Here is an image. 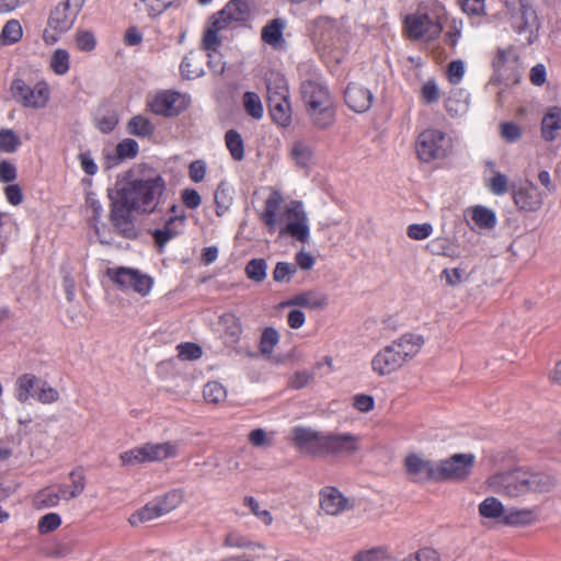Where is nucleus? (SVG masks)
<instances>
[{"label":"nucleus","instance_id":"nucleus-8","mask_svg":"<svg viewBox=\"0 0 561 561\" xmlns=\"http://www.w3.org/2000/svg\"><path fill=\"white\" fill-rule=\"evenodd\" d=\"M179 455V445L173 442L146 443L121 454L119 458L125 466H135L144 462H160Z\"/></svg>","mask_w":561,"mask_h":561},{"label":"nucleus","instance_id":"nucleus-51","mask_svg":"<svg viewBox=\"0 0 561 561\" xmlns=\"http://www.w3.org/2000/svg\"><path fill=\"white\" fill-rule=\"evenodd\" d=\"M243 504L244 506L249 507L251 513L265 525H271L273 523V517L270 511L261 508L260 503L253 496H245L243 499Z\"/></svg>","mask_w":561,"mask_h":561},{"label":"nucleus","instance_id":"nucleus-11","mask_svg":"<svg viewBox=\"0 0 561 561\" xmlns=\"http://www.w3.org/2000/svg\"><path fill=\"white\" fill-rule=\"evenodd\" d=\"M416 153L420 160L431 162L447 156L445 134L437 129H426L419 135Z\"/></svg>","mask_w":561,"mask_h":561},{"label":"nucleus","instance_id":"nucleus-13","mask_svg":"<svg viewBox=\"0 0 561 561\" xmlns=\"http://www.w3.org/2000/svg\"><path fill=\"white\" fill-rule=\"evenodd\" d=\"M325 433L308 426H296L290 432V439L298 451L319 457L323 456Z\"/></svg>","mask_w":561,"mask_h":561},{"label":"nucleus","instance_id":"nucleus-45","mask_svg":"<svg viewBox=\"0 0 561 561\" xmlns=\"http://www.w3.org/2000/svg\"><path fill=\"white\" fill-rule=\"evenodd\" d=\"M267 263L264 259H252L245 265V274L253 282L261 283L266 278Z\"/></svg>","mask_w":561,"mask_h":561},{"label":"nucleus","instance_id":"nucleus-14","mask_svg":"<svg viewBox=\"0 0 561 561\" xmlns=\"http://www.w3.org/2000/svg\"><path fill=\"white\" fill-rule=\"evenodd\" d=\"M404 31L410 39L432 41L440 35L443 26L427 14L414 13L405 16Z\"/></svg>","mask_w":561,"mask_h":561},{"label":"nucleus","instance_id":"nucleus-46","mask_svg":"<svg viewBox=\"0 0 561 561\" xmlns=\"http://www.w3.org/2000/svg\"><path fill=\"white\" fill-rule=\"evenodd\" d=\"M278 342L279 334L277 330L272 327L266 328L261 335L260 352L263 355H271L274 351V347L278 344Z\"/></svg>","mask_w":561,"mask_h":561},{"label":"nucleus","instance_id":"nucleus-5","mask_svg":"<svg viewBox=\"0 0 561 561\" xmlns=\"http://www.w3.org/2000/svg\"><path fill=\"white\" fill-rule=\"evenodd\" d=\"M425 344L422 334L408 332L381 347L371 359V369L380 377L399 371L413 360Z\"/></svg>","mask_w":561,"mask_h":561},{"label":"nucleus","instance_id":"nucleus-62","mask_svg":"<svg viewBox=\"0 0 561 561\" xmlns=\"http://www.w3.org/2000/svg\"><path fill=\"white\" fill-rule=\"evenodd\" d=\"M61 524V518L57 513H48L41 517L38 522V531L47 534L57 529Z\"/></svg>","mask_w":561,"mask_h":561},{"label":"nucleus","instance_id":"nucleus-1","mask_svg":"<svg viewBox=\"0 0 561 561\" xmlns=\"http://www.w3.org/2000/svg\"><path fill=\"white\" fill-rule=\"evenodd\" d=\"M164 191V181L157 175L150 179L134 180L123 186L115 197H111L110 219L114 231L127 239L137 236L131 211H152Z\"/></svg>","mask_w":561,"mask_h":561},{"label":"nucleus","instance_id":"nucleus-44","mask_svg":"<svg viewBox=\"0 0 561 561\" xmlns=\"http://www.w3.org/2000/svg\"><path fill=\"white\" fill-rule=\"evenodd\" d=\"M160 516H163L160 512L158 506L156 505L154 501L148 503L145 505L141 510L133 514L129 518V523L133 526L138 525L139 523H146L150 522L154 518H158Z\"/></svg>","mask_w":561,"mask_h":561},{"label":"nucleus","instance_id":"nucleus-33","mask_svg":"<svg viewBox=\"0 0 561 561\" xmlns=\"http://www.w3.org/2000/svg\"><path fill=\"white\" fill-rule=\"evenodd\" d=\"M285 22L280 19L272 20L262 30V41L274 48H279L284 45L283 30Z\"/></svg>","mask_w":561,"mask_h":561},{"label":"nucleus","instance_id":"nucleus-19","mask_svg":"<svg viewBox=\"0 0 561 561\" xmlns=\"http://www.w3.org/2000/svg\"><path fill=\"white\" fill-rule=\"evenodd\" d=\"M346 105L356 113L367 112L373 104V92L359 83H350L344 92Z\"/></svg>","mask_w":561,"mask_h":561},{"label":"nucleus","instance_id":"nucleus-50","mask_svg":"<svg viewBox=\"0 0 561 561\" xmlns=\"http://www.w3.org/2000/svg\"><path fill=\"white\" fill-rule=\"evenodd\" d=\"M23 34L22 26L18 20H10L2 28V41L5 44H13L21 39Z\"/></svg>","mask_w":561,"mask_h":561},{"label":"nucleus","instance_id":"nucleus-10","mask_svg":"<svg viewBox=\"0 0 561 561\" xmlns=\"http://www.w3.org/2000/svg\"><path fill=\"white\" fill-rule=\"evenodd\" d=\"M106 275L122 290H134L141 296L148 295L152 287L151 277L135 268H107Z\"/></svg>","mask_w":561,"mask_h":561},{"label":"nucleus","instance_id":"nucleus-4","mask_svg":"<svg viewBox=\"0 0 561 561\" xmlns=\"http://www.w3.org/2000/svg\"><path fill=\"white\" fill-rule=\"evenodd\" d=\"M283 197L278 192H273L265 201L261 219L267 226L270 232H274L279 220L285 225L279 229V236H289L301 243L310 240L309 218L301 202L293 201L280 213Z\"/></svg>","mask_w":561,"mask_h":561},{"label":"nucleus","instance_id":"nucleus-24","mask_svg":"<svg viewBox=\"0 0 561 561\" xmlns=\"http://www.w3.org/2000/svg\"><path fill=\"white\" fill-rule=\"evenodd\" d=\"M185 215H172L165 221L163 228L157 229L153 232V238L160 250L167 244L168 241L176 237L184 227Z\"/></svg>","mask_w":561,"mask_h":561},{"label":"nucleus","instance_id":"nucleus-18","mask_svg":"<svg viewBox=\"0 0 561 561\" xmlns=\"http://www.w3.org/2000/svg\"><path fill=\"white\" fill-rule=\"evenodd\" d=\"M545 196L531 182L525 181L518 188H513V201L519 210L535 213L543 205Z\"/></svg>","mask_w":561,"mask_h":561},{"label":"nucleus","instance_id":"nucleus-35","mask_svg":"<svg viewBox=\"0 0 561 561\" xmlns=\"http://www.w3.org/2000/svg\"><path fill=\"white\" fill-rule=\"evenodd\" d=\"M426 248L434 255H444L451 259L460 256L457 245L448 238L438 237L433 239L427 243Z\"/></svg>","mask_w":561,"mask_h":561},{"label":"nucleus","instance_id":"nucleus-25","mask_svg":"<svg viewBox=\"0 0 561 561\" xmlns=\"http://www.w3.org/2000/svg\"><path fill=\"white\" fill-rule=\"evenodd\" d=\"M538 515L535 508L529 507H511L506 508L502 524L511 527H525L535 524Z\"/></svg>","mask_w":561,"mask_h":561},{"label":"nucleus","instance_id":"nucleus-23","mask_svg":"<svg viewBox=\"0 0 561 561\" xmlns=\"http://www.w3.org/2000/svg\"><path fill=\"white\" fill-rule=\"evenodd\" d=\"M286 306H298L311 310H322L328 306V296L320 290H307L293 296Z\"/></svg>","mask_w":561,"mask_h":561},{"label":"nucleus","instance_id":"nucleus-28","mask_svg":"<svg viewBox=\"0 0 561 561\" xmlns=\"http://www.w3.org/2000/svg\"><path fill=\"white\" fill-rule=\"evenodd\" d=\"M561 131V107L553 106L547 111L541 123V136L546 141H553Z\"/></svg>","mask_w":561,"mask_h":561},{"label":"nucleus","instance_id":"nucleus-59","mask_svg":"<svg viewBox=\"0 0 561 561\" xmlns=\"http://www.w3.org/2000/svg\"><path fill=\"white\" fill-rule=\"evenodd\" d=\"M116 153L119 159H131L138 153V144L136 140L126 138L116 146Z\"/></svg>","mask_w":561,"mask_h":561},{"label":"nucleus","instance_id":"nucleus-26","mask_svg":"<svg viewBox=\"0 0 561 561\" xmlns=\"http://www.w3.org/2000/svg\"><path fill=\"white\" fill-rule=\"evenodd\" d=\"M71 484H58L56 486L60 500L70 501L81 495L85 488V477L81 469H75L69 473Z\"/></svg>","mask_w":561,"mask_h":561},{"label":"nucleus","instance_id":"nucleus-9","mask_svg":"<svg viewBox=\"0 0 561 561\" xmlns=\"http://www.w3.org/2000/svg\"><path fill=\"white\" fill-rule=\"evenodd\" d=\"M473 454H455L437 461V481L461 482L469 478L474 467Z\"/></svg>","mask_w":561,"mask_h":561},{"label":"nucleus","instance_id":"nucleus-56","mask_svg":"<svg viewBox=\"0 0 561 561\" xmlns=\"http://www.w3.org/2000/svg\"><path fill=\"white\" fill-rule=\"evenodd\" d=\"M296 271L297 266L295 264L278 262L273 271V279L277 283L288 282Z\"/></svg>","mask_w":561,"mask_h":561},{"label":"nucleus","instance_id":"nucleus-30","mask_svg":"<svg viewBox=\"0 0 561 561\" xmlns=\"http://www.w3.org/2000/svg\"><path fill=\"white\" fill-rule=\"evenodd\" d=\"M181 73L186 79H196L204 73V56L202 53H188L182 60Z\"/></svg>","mask_w":561,"mask_h":561},{"label":"nucleus","instance_id":"nucleus-31","mask_svg":"<svg viewBox=\"0 0 561 561\" xmlns=\"http://www.w3.org/2000/svg\"><path fill=\"white\" fill-rule=\"evenodd\" d=\"M479 515L485 519L496 520L502 524L506 508L495 496H488L478 506Z\"/></svg>","mask_w":561,"mask_h":561},{"label":"nucleus","instance_id":"nucleus-29","mask_svg":"<svg viewBox=\"0 0 561 561\" xmlns=\"http://www.w3.org/2000/svg\"><path fill=\"white\" fill-rule=\"evenodd\" d=\"M39 378L32 374H23L15 381L14 394L19 402L25 403L31 397H36Z\"/></svg>","mask_w":561,"mask_h":561},{"label":"nucleus","instance_id":"nucleus-12","mask_svg":"<svg viewBox=\"0 0 561 561\" xmlns=\"http://www.w3.org/2000/svg\"><path fill=\"white\" fill-rule=\"evenodd\" d=\"M13 98L25 107L41 108L49 100V89L46 83L38 82L34 87L16 79L11 85Z\"/></svg>","mask_w":561,"mask_h":561},{"label":"nucleus","instance_id":"nucleus-40","mask_svg":"<svg viewBox=\"0 0 561 561\" xmlns=\"http://www.w3.org/2000/svg\"><path fill=\"white\" fill-rule=\"evenodd\" d=\"M60 501L59 493L54 486L45 488L36 493L34 497V506L36 508L55 507Z\"/></svg>","mask_w":561,"mask_h":561},{"label":"nucleus","instance_id":"nucleus-3","mask_svg":"<svg viewBox=\"0 0 561 561\" xmlns=\"http://www.w3.org/2000/svg\"><path fill=\"white\" fill-rule=\"evenodd\" d=\"M283 197L278 192H273L265 201L261 219L267 226L270 232H274L279 220L285 225L279 229V236H289L301 243L310 240L309 218L301 202L293 201L280 213Z\"/></svg>","mask_w":561,"mask_h":561},{"label":"nucleus","instance_id":"nucleus-38","mask_svg":"<svg viewBox=\"0 0 561 561\" xmlns=\"http://www.w3.org/2000/svg\"><path fill=\"white\" fill-rule=\"evenodd\" d=\"M226 27L217 21L214 16L210 19V23L204 34L203 37V46L208 51H216L217 48L220 46L221 41L218 36V33Z\"/></svg>","mask_w":561,"mask_h":561},{"label":"nucleus","instance_id":"nucleus-22","mask_svg":"<svg viewBox=\"0 0 561 561\" xmlns=\"http://www.w3.org/2000/svg\"><path fill=\"white\" fill-rule=\"evenodd\" d=\"M219 325L222 328L225 343L230 346H234L239 343L243 328L239 317L234 313H224L219 317ZM233 350L241 354L242 351L240 348L233 347Z\"/></svg>","mask_w":561,"mask_h":561},{"label":"nucleus","instance_id":"nucleus-21","mask_svg":"<svg viewBox=\"0 0 561 561\" xmlns=\"http://www.w3.org/2000/svg\"><path fill=\"white\" fill-rule=\"evenodd\" d=\"M320 506L328 515H337L351 508L352 504L337 489L325 488L320 493Z\"/></svg>","mask_w":561,"mask_h":561},{"label":"nucleus","instance_id":"nucleus-61","mask_svg":"<svg viewBox=\"0 0 561 561\" xmlns=\"http://www.w3.org/2000/svg\"><path fill=\"white\" fill-rule=\"evenodd\" d=\"M500 134L505 141L515 142L522 137V128L513 122H505L500 125Z\"/></svg>","mask_w":561,"mask_h":561},{"label":"nucleus","instance_id":"nucleus-20","mask_svg":"<svg viewBox=\"0 0 561 561\" xmlns=\"http://www.w3.org/2000/svg\"><path fill=\"white\" fill-rule=\"evenodd\" d=\"M250 15L249 4L243 0H230L213 16L227 28L232 22L245 21Z\"/></svg>","mask_w":561,"mask_h":561},{"label":"nucleus","instance_id":"nucleus-2","mask_svg":"<svg viewBox=\"0 0 561 561\" xmlns=\"http://www.w3.org/2000/svg\"><path fill=\"white\" fill-rule=\"evenodd\" d=\"M486 485L493 493L516 500L553 492L558 486V478L533 467L516 466L494 472L486 479Z\"/></svg>","mask_w":561,"mask_h":561},{"label":"nucleus","instance_id":"nucleus-49","mask_svg":"<svg viewBox=\"0 0 561 561\" xmlns=\"http://www.w3.org/2000/svg\"><path fill=\"white\" fill-rule=\"evenodd\" d=\"M243 105L247 113L255 119L263 116V105L259 95L254 92H245L243 95Z\"/></svg>","mask_w":561,"mask_h":561},{"label":"nucleus","instance_id":"nucleus-16","mask_svg":"<svg viewBox=\"0 0 561 561\" xmlns=\"http://www.w3.org/2000/svg\"><path fill=\"white\" fill-rule=\"evenodd\" d=\"M190 99L181 93L164 91L156 95L150 102L151 111L157 115L176 116L188 105Z\"/></svg>","mask_w":561,"mask_h":561},{"label":"nucleus","instance_id":"nucleus-58","mask_svg":"<svg viewBox=\"0 0 561 561\" xmlns=\"http://www.w3.org/2000/svg\"><path fill=\"white\" fill-rule=\"evenodd\" d=\"M42 403H53L59 399V393L56 389L50 387L47 382L39 379L37 386L36 397Z\"/></svg>","mask_w":561,"mask_h":561},{"label":"nucleus","instance_id":"nucleus-64","mask_svg":"<svg viewBox=\"0 0 561 561\" xmlns=\"http://www.w3.org/2000/svg\"><path fill=\"white\" fill-rule=\"evenodd\" d=\"M252 542L238 533H229L224 539V546L227 548L249 549Z\"/></svg>","mask_w":561,"mask_h":561},{"label":"nucleus","instance_id":"nucleus-32","mask_svg":"<svg viewBox=\"0 0 561 561\" xmlns=\"http://www.w3.org/2000/svg\"><path fill=\"white\" fill-rule=\"evenodd\" d=\"M271 116L280 126H287L291 121L290 104L288 98L267 99Z\"/></svg>","mask_w":561,"mask_h":561},{"label":"nucleus","instance_id":"nucleus-43","mask_svg":"<svg viewBox=\"0 0 561 561\" xmlns=\"http://www.w3.org/2000/svg\"><path fill=\"white\" fill-rule=\"evenodd\" d=\"M153 130L154 127L151 124V122L141 115L133 117L128 123L129 134L138 137L150 136L153 133Z\"/></svg>","mask_w":561,"mask_h":561},{"label":"nucleus","instance_id":"nucleus-39","mask_svg":"<svg viewBox=\"0 0 561 561\" xmlns=\"http://www.w3.org/2000/svg\"><path fill=\"white\" fill-rule=\"evenodd\" d=\"M183 499L182 491L173 490L168 492L167 494L159 496L154 500L156 505L159 508V512L162 515H165L176 508Z\"/></svg>","mask_w":561,"mask_h":561},{"label":"nucleus","instance_id":"nucleus-53","mask_svg":"<svg viewBox=\"0 0 561 561\" xmlns=\"http://www.w3.org/2000/svg\"><path fill=\"white\" fill-rule=\"evenodd\" d=\"M486 186L494 195H504L508 191L507 176L501 172H494Z\"/></svg>","mask_w":561,"mask_h":561},{"label":"nucleus","instance_id":"nucleus-47","mask_svg":"<svg viewBox=\"0 0 561 561\" xmlns=\"http://www.w3.org/2000/svg\"><path fill=\"white\" fill-rule=\"evenodd\" d=\"M69 53L66 49L58 48L50 58V68L56 75H65L69 70Z\"/></svg>","mask_w":561,"mask_h":561},{"label":"nucleus","instance_id":"nucleus-55","mask_svg":"<svg viewBox=\"0 0 561 561\" xmlns=\"http://www.w3.org/2000/svg\"><path fill=\"white\" fill-rule=\"evenodd\" d=\"M75 41L77 48L81 51H92L96 45L95 36L90 31H78Z\"/></svg>","mask_w":561,"mask_h":561},{"label":"nucleus","instance_id":"nucleus-36","mask_svg":"<svg viewBox=\"0 0 561 561\" xmlns=\"http://www.w3.org/2000/svg\"><path fill=\"white\" fill-rule=\"evenodd\" d=\"M266 89L267 99H284L289 96L286 79L279 73L271 72L266 77Z\"/></svg>","mask_w":561,"mask_h":561},{"label":"nucleus","instance_id":"nucleus-15","mask_svg":"<svg viewBox=\"0 0 561 561\" xmlns=\"http://www.w3.org/2000/svg\"><path fill=\"white\" fill-rule=\"evenodd\" d=\"M405 471L413 482L437 481V461H431L420 454H410L404 459Z\"/></svg>","mask_w":561,"mask_h":561},{"label":"nucleus","instance_id":"nucleus-52","mask_svg":"<svg viewBox=\"0 0 561 561\" xmlns=\"http://www.w3.org/2000/svg\"><path fill=\"white\" fill-rule=\"evenodd\" d=\"M178 357L182 360H195L202 357L203 350L195 343H182L178 345Z\"/></svg>","mask_w":561,"mask_h":561},{"label":"nucleus","instance_id":"nucleus-6","mask_svg":"<svg viewBox=\"0 0 561 561\" xmlns=\"http://www.w3.org/2000/svg\"><path fill=\"white\" fill-rule=\"evenodd\" d=\"M300 93L312 125L321 129L332 126L335 119V108L330 92L321 79L311 77L304 80Z\"/></svg>","mask_w":561,"mask_h":561},{"label":"nucleus","instance_id":"nucleus-37","mask_svg":"<svg viewBox=\"0 0 561 561\" xmlns=\"http://www.w3.org/2000/svg\"><path fill=\"white\" fill-rule=\"evenodd\" d=\"M471 219L480 229H492L496 225L495 213L481 205L471 208Z\"/></svg>","mask_w":561,"mask_h":561},{"label":"nucleus","instance_id":"nucleus-42","mask_svg":"<svg viewBox=\"0 0 561 561\" xmlns=\"http://www.w3.org/2000/svg\"><path fill=\"white\" fill-rule=\"evenodd\" d=\"M203 396L206 402L219 404L227 398L226 388L218 381H209L204 386Z\"/></svg>","mask_w":561,"mask_h":561},{"label":"nucleus","instance_id":"nucleus-41","mask_svg":"<svg viewBox=\"0 0 561 561\" xmlns=\"http://www.w3.org/2000/svg\"><path fill=\"white\" fill-rule=\"evenodd\" d=\"M225 141L231 157L236 161H241L244 158V144L241 135L238 131L230 129L226 133Z\"/></svg>","mask_w":561,"mask_h":561},{"label":"nucleus","instance_id":"nucleus-48","mask_svg":"<svg viewBox=\"0 0 561 561\" xmlns=\"http://www.w3.org/2000/svg\"><path fill=\"white\" fill-rule=\"evenodd\" d=\"M174 0H140L139 10H144L149 16L154 18L172 5Z\"/></svg>","mask_w":561,"mask_h":561},{"label":"nucleus","instance_id":"nucleus-63","mask_svg":"<svg viewBox=\"0 0 561 561\" xmlns=\"http://www.w3.org/2000/svg\"><path fill=\"white\" fill-rule=\"evenodd\" d=\"M433 232L431 224H412L407 229V234L413 240H424Z\"/></svg>","mask_w":561,"mask_h":561},{"label":"nucleus","instance_id":"nucleus-7","mask_svg":"<svg viewBox=\"0 0 561 561\" xmlns=\"http://www.w3.org/2000/svg\"><path fill=\"white\" fill-rule=\"evenodd\" d=\"M85 0H62L49 13L43 38L46 44H55L59 37L71 30Z\"/></svg>","mask_w":561,"mask_h":561},{"label":"nucleus","instance_id":"nucleus-54","mask_svg":"<svg viewBox=\"0 0 561 561\" xmlns=\"http://www.w3.org/2000/svg\"><path fill=\"white\" fill-rule=\"evenodd\" d=\"M20 139L11 129L0 130V150L4 152H14L20 146Z\"/></svg>","mask_w":561,"mask_h":561},{"label":"nucleus","instance_id":"nucleus-27","mask_svg":"<svg viewBox=\"0 0 561 561\" xmlns=\"http://www.w3.org/2000/svg\"><path fill=\"white\" fill-rule=\"evenodd\" d=\"M87 208L88 211L91 213V219L93 221V228L95 231L96 237L99 238V241L103 244H113L114 239L111 237V234L106 233L105 228L99 227V221L103 213L102 205L99 199L95 198V195L93 193H89L87 195Z\"/></svg>","mask_w":561,"mask_h":561},{"label":"nucleus","instance_id":"nucleus-57","mask_svg":"<svg viewBox=\"0 0 561 561\" xmlns=\"http://www.w3.org/2000/svg\"><path fill=\"white\" fill-rule=\"evenodd\" d=\"M388 553L382 548L359 551L353 556V561H388Z\"/></svg>","mask_w":561,"mask_h":561},{"label":"nucleus","instance_id":"nucleus-17","mask_svg":"<svg viewBox=\"0 0 561 561\" xmlns=\"http://www.w3.org/2000/svg\"><path fill=\"white\" fill-rule=\"evenodd\" d=\"M359 449V437L352 433H327L323 455L348 457Z\"/></svg>","mask_w":561,"mask_h":561},{"label":"nucleus","instance_id":"nucleus-60","mask_svg":"<svg viewBox=\"0 0 561 561\" xmlns=\"http://www.w3.org/2000/svg\"><path fill=\"white\" fill-rule=\"evenodd\" d=\"M440 279H444L447 285L455 287L460 285L465 279H467L465 270L460 267L455 268H445L440 273Z\"/></svg>","mask_w":561,"mask_h":561},{"label":"nucleus","instance_id":"nucleus-34","mask_svg":"<svg viewBox=\"0 0 561 561\" xmlns=\"http://www.w3.org/2000/svg\"><path fill=\"white\" fill-rule=\"evenodd\" d=\"M290 157L299 168H308L313 163V149L304 140H296L290 149Z\"/></svg>","mask_w":561,"mask_h":561}]
</instances>
